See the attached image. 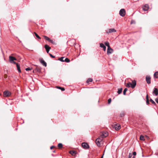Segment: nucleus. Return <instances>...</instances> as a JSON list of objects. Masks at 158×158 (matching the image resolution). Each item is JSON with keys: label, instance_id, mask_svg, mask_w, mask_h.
<instances>
[{"label": "nucleus", "instance_id": "obj_27", "mask_svg": "<svg viewBox=\"0 0 158 158\" xmlns=\"http://www.w3.org/2000/svg\"><path fill=\"white\" fill-rule=\"evenodd\" d=\"M69 153L72 155L75 154V151H71L69 152Z\"/></svg>", "mask_w": 158, "mask_h": 158}, {"label": "nucleus", "instance_id": "obj_34", "mask_svg": "<svg viewBox=\"0 0 158 158\" xmlns=\"http://www.w3.org/2000/svg\"><path fill=\"white\" fill-rule=\"evenodd\" d=\"M49 55L50 56H51V57L52 58H55V56H54L52 55L51 54V53H49Z\"/></svg>", "mask_w": 158, "mask_h": 158}, {"label": "nucleus", "instance_id": "obj_1", "mask_svg": "<svg viewBox=\"0 0 158 158\" xmlns=\"http://www.w3.org/2000/svg\"><path fill=\"white\" fill-rule=\"evenodd\" d=\"M136 81L135 80L132 81V83L130 82L127 83L126 85V86L127 87H131L132 88H134L136 85Z\"/></svg>", "mask_w": 158, "mask_h": 158}, {"label": "nucleus", "instance_id": "obj_36", "mask_svg": "<svg viewBox=\"0 0 158 158\" xmlns=\"http://www.w3.org/2000/svg\"><path fill=\"white\" fill-rule=\"evenodd\" d=\"M124 116V114L123 113H121L120 114V116L121 117H123Z\"/></svg>", "mask_w": 158, "mask_h": 158}, {"label": "nucleus", "instance_id": "obj_22", "mask_svg": "<svg viewBox=\"0 0 158 158\" xmlns=\"http://www.w3.org/2000/svg\"><path fill=\"white\" fill-rule=\"evenodd\" d=\"M57 88L58 89H61V90L63 91L65 90V89L64 88H62L60 86H57Z\"/></svg>", "mask_w": 158, "mask_h": 158}, {"label": "nucleus", "instance_id": "obj_19", "mask_svg": "<svg viewBox=\"0 0 158 158\" xmlns=\"http://www.w3.org/2000/svg\"><path fill=\"white\" fill-rule=\"evenodd\" d=\"M122 88H119L118 89V91L117 92L118 94H120L122 93Z\"/></svg>", "mask_w": 158, "mask_h": 158}, {"label": "nucleus", "instance_id": "obj_41", "mask_svg": "<svg viewBox=\"0 0 158 158\" xmlns=\"http://www.w3.org/2000/svg\"><path fill=\"white\" fill-rule=\"evenodd\" d=\"M155 101H156V102L157 103H158V99L157 98H156V99H155Z\"/></svg>", "mask_w": 158, "mask_h": 158}, {"label": "nucleus", "instance_id": "obj_28", "mask_svg": "<svg viewBox=\"0 0 158 158\" xmlns=\"http://www.w3.org/2000/svg\"><path fill=\"white\" fill-rule=\"evenodd\" d=\"M127 88H126L124 89V90H123V95H126V92L127 91Z\"/></svg>", "mask_w": 158, "mask_h": 158}, {"label": "nucleus", "instance_id": "obj_38", "mask_svg": "<svg viewBox=\"0 0 158 158\" xmlns=\"http://www.w3.org/2000/svg\"><path fill=\"white\" fill-rule=\"evenodd\" d=\"M146 100H149V99H148V94H147L146 95Z\"/></svg>", "mask_w": 158, "mask_h": 158}, {"label": "nucleus", "instance_id": "obj_24", "mask_svg": "<svg viewBox=\"0 0 158 158\" xmlns=\"http://www.w3.org/2000/svg\"><path fill=\"white\" fill-rule=\"evenodd\" d=\"M93 81V79L92 78H88L87 81V82L88 83L89 82H91Z\"/></svg>", "mask_w": 158, "mask_h": 158}, {"label": "nucleus", "instance_id": "obj_18", "mask_svg": "<svg viewBox=\"0 0 158 158\" xmlns=\"http://www.w3.org/2000/svg\"><path fill=\"white\" fill-rule=\"evenodd\" d=\"M154 76L156 78H158V72H156L154 74Z\"/></svg>", "mask_w": 158, "mask_h": 158}, {"label": "nucleus", "instance_id": "obj_35", "mask_svg": "<svg viewBox=\"0 0 158 158\" xmlns=\"http://www.w3.org/2000/svg\"><path fill=\"white\" fill-rule=\"evenodd\" d=\"M146 102L147 104L148 105L149 103V100H147Z\"/></svg>", "mask_w": 158, "mask_h": 158}, {"label": "nucleus", "instance_id": "obj_8", "mask_svg": "<svg viewBox=\"0 0 158 158\" xmlns=\"http://www.w3.org/2000/svg\"><path fill=\"white\" fill-rule=\"evenodd\" d=\"M4 96V97H7L10 96L11 93L8 91H5L3 93Z\"/></svg>", "mask_w": 158, "mask_h": 158}, {"label": "nucleus", "instance_id": "obj_20", "mask_svg": "<svg viewBox=\"0 0 158 158\" xmlns=\"http://www.w3.org/2000/svg\"><path fill=\"white\" fill-rule=\"evenodd\" d=\"M34 34L35 35V36L39 39H40L41 38L35 32H34Z\"/></svg>", "mask_w": 158, "mask_h": 158}, {"label": "nucleus", "instance_id": "obj_3", "mask_svg": "<svg viewBox=\"0 0 158 158\" xmlns=\"http://www.w3.org/2000/svg\"><path fill=\"white\" fill-rule=\"evenodd\" d=\"M102 140V138H99L97 139L96 140V143L98 146L100 145V143Z\"/></svg>", "mask_w": 158, "mask_h": 158}, {"label": "nucleus", "instance_id": "obj_9", "mask_svg": "<svg viewBox=\"0 0 158 158\" xmlns=\"http://www.w3.org/2000/svg\"><path fill=\"white\" fill-rule=\"evenodd\" d=\"M113 52V50L110 47L108 48L107 50V54L108 55L111 54Z\"/></svg>", "mask_w": 158, "mask_h": 158}, {"label": "nucleus", "instance_id": "obj_7", "mask_svg": "<svg viewBox=\"0 0 158 158\" xmlns=\"http://www.w3.org/2000/svg\"><path fill=\"white\" fill-rule=\"evenodd\" d=\"M149 8V7L148 4H145L144 6L143 7V10L144 11H146L148 10Z\"/></svg>", "mask_w": 158, "mask_h": 158}, {"label": "nucleus", "instance_id": "obj_23", "mask_svg": "<svg viewBox=\"0 0 158 158\" xmlns=\"http://www.w3.org/2000/svg\"><path fill=\"white\" fill-rule=\"evenodd\" d=\"M140 139L142 140H144L145 139L144 136L142 135H141L140 137Z\"/></svg>", "mask_w": 158, "mask_h": 158}, {"label": "nucleus", "instance_id": "obj_2", "mask_svg": "<svg viewBox=\"0 0 158 158\" xmlns=\"http://www.w3.org/2000/svg\"><path fill=\"white\" fill-rule=\"evenodd\" d=\"M9 61L11 63H14V64H16V63L14 61V60H16V59L15 57L10 56L9 57Z\"/></svg>", "mask_w": 158, "mask_h": 158}, {"label": "nucleus", "instance_id": "obj_13", "mask_svg": "<svg viewBox=\"0 0 158 158\" xmlns=\"http://www.w3.org/2000/svg\"><path fill=\"white\" fill-rule=\"evenodd\" d=\"M114 127L116 130H118L120 129V126L119 125L114 124Z\"/></svg>", "mask_w": 158, "mask_h": 158}, {"label": "nucleus", "instance_id": "obj_39", "mask_svg": "<svg viewBox=\"0 0 158 158\" xmlns=\"http://www.w3.org/2000/svg\"><path fill=\"white\" fill-rule=\"evenodd\" d=\"M49 41L51 43H53V40H51L50 39V40H49Z\"/></svg>", "mask_w": 158, "mask_h": 158}, {"label": "nucleus", "instance_id": "obj_14", "mask_svg": "<svg viewBox=\"0 0 158 158\" xmlns=\"http://www.w3.org/2000/svg\"><path fill=\"white\" fill-rule=\"evenodd\" d=\"M45 48L47 52L48 53L49 50L51 49V48L49 47L48 45L46 44L45 45Z\"/></svg>", "mask_w": 158, "mask_h": 158}, {"label": "nucleus", "instance_id": "obj_10", "mask_svg": "<svg viewBox=\"0 0 158 158\" xmlns=\"http://www.w3.org/2000/svg\"><path fill=\"white\" fill-rule=\"evenodd\" d=\"M39 60L41 63L44 66L46 67L47 66V63L44 60L42 59H40Z\"/></svg>", "mask_w": 158, "mask_h": 158}, {"label": "nucleus", "instance_id": "obj_6", "mask_svg": "<svg viewBox=\"0 0 158 158\" xmlns=\"http://www.w3.org/2000/svg\"><path fill=\"white\" fill-rule=\"evenodd\" d=\"M152 94L153 95L157 96L158 94V89L156 88H154L152 92Z\"/></svg>", "mask_w": 158, "mask_h": 158}, {"label": "nucleus", "instance_id": "obj_16", "mask_svg": "<svg viewBox=\"0 0 158 158\" xmlns=\"http://www.w3.org/2000/svg\"><path fill=\"white\" fill-rule=\"evenodd\" d=\"M108 135V134L106 132L103 133L101 135V136L102 138H103L106 137Z\"/></svg>", "mask_w": 158, "mask_h": 158}, {"label": "nucleus", "instance_id": "obj_25", "mask_svg": "<svg viewBox=\"0 0 158 158\" xmlns=\"http://www.w3.org/2000/svg\"><path fill=\"white\" fill-rule=\"evenodd\" d=\"M64 62L65 61L67 63H69L70 61V60L68 58H66L65 59V60H64Z\"/></svg>", "mask_w": 158, "mask_h": 158}, {"label": "nucleus", "instance_id": "obj_11", "mask_svg": "<svg viewBox=\"0 0 158 158\" xmlns=\"http://www.w3.org/2000/svg\"><path fill=\"white\" fill-rule=\"evenodd\" d=\"M116 31L114 28L109 29L108 31H107L106 33H111L113 32H115Z\"/></svg>", "mask_w": 158, "mask_h": 158}, {"label": "nucleus", "instance_id": "obj_31", "mask_svg": "<svg viewBox=\"0 0 158 158\" xmlns=\"http://www.w3.org/2000/svg\"><path fill=\"white\" fill-rule=\"evenodd\" d=\"M150 101L153 104L155 105L156 103L155 102L152 100V99H150Z\"/></svg>", "mask_w": 158, "mask_h": 158}, {"label": "nucleus", "instance_id": "obj_40", "mask_svg": "<svg viewBox=\"0 0 158 158\" xmlns=\"http://www.w3.org/2000/svg\"><path fill=\"white\" fill-rule=\"evenodd\" d=\"M132 155H131V153H130L129 155V158H131Z\"/></svg>", "mask_w": 158, "mask_h": 158}, {"label": "nucleus", "instance_id": "obj_5", "mask_svg": "<svg viewBox=\"0 0 158 158\" xmlns=\"http://www.w3.org/2000/svg\"><path fill=\"white\" fill-rule=\"evenodd\" d=\"M125 10L124 9H121L119 11V14L122 16H124L125 15Z\"/></svg>", "mask_w": 158, "mask_h": 158}, {"label": "nucleus", "instance_id": "obj_26", "mask_svg": "<svg viewBox=\"0 0 158 158\" xmlns=\"http://www.w3.org/2000/svg\"><path fill=\"white\" fill-rule=\"evenodd\" d=\"M105 44L108 47V48L110 47L109 43L108 42H105Z\"/></svg>", "mask_w": 158, "mask_h": 158}, {"label": "nucleus", "instance_id": "obj_17", "mask_svg": "<svg viewBox=\"0 0 158 158\" xmlns=\"http://www.w3.org/2000/svg\"><path fill=\"white\" fill-rule=\"evenodd\" d=\"M16 66L18 72L19 73L21 72V70L20 69V67L19 65L18 64H16Z\"/></svg>", "mask_w": 158, "mask_h": 158}, {"label": "nucleus", "instance_id": "obj_15", "mask_svg": "<svg viewBox=\"0 0 158 158\" xmlns=\"http://www.w3.org/2000/svg\"><path fill=\"white\" fill-rule=\"evenodd\" d=\"M100 46L101 48H103V50L105 51L106 50V47L104 45L103 43H100Z\"/></svg>", "mask_w": 158, "mask_h": 158}, {"label": "nucleus", "instance_id": "obj_43", "mask_svg": "<svg viewBox=\"0 0 158 158\" xmlns=\"http://www.w3.org/2000/svg\"><path fill=\"white\" fill-rule=\"evenodd\" d=\"M104 155V154H103L102 156L101 157V158H103V156Z\"/></svg>", "mask_w": 158, "mask_h": 158}, {"label": "nucleus", "instance_id": "obj_29", "mask_svg": "<svg viewBox=\"0 0 158 158\" xmlns=\"http://www.w3.org/2000/svg\"><path fill=\"white\" fill-rule=\"evenodd\" d=\"M44 38L47 40L49 41V40H50V38H49L48 37L44 35Z\"/></svg>", "mask_w": 158, "mask_h": 158}, {"label": "nucleus", "instance_id": "obj_4", "mask_svg": "<svg viewBox=\"0 0 158 158\" xmlns=\"http://www.w3.org/2000/svg\"><path fill=\"white\" fill-rule=\"evenodd\" d=\"M81 146L84 149H88L89 148V146L88 144L86 143H82L81 144Z\"/></svg>", "mask_w": 158, "mask_h": 158}, {"label": "nucleus", "instance_id": "obj_42", "mask_svg": "<svg viewBox=\"0 0 158 158\" xmlns=\"http://www.w3.org/2000/svg\"><path fill=\"white\" fill-rule=\"evenodd\" d=\"M54 147V146H52L51 147H50V149H52V148H53Z\"/></svg>", "mask_w": 158, "mask_h": 158}, {"label": "nucleus", "instance_id": "obj_12", "mask_svg": "<svg viewBox=\"0 0 158 158\" xmlns=\"http://www.w3.org/2000/svg\"><path fill=\"white\" fill-rule=\"evenodd\" d=\"M151 77L149 76H147L146 77V81L148 84H149L151 83L150 82Z\"/></svg>", "mask_w": 158, "mask_h": 158}, {"label": "nucleus", "instance_id": "obj_21", "mask_svg": "<svg viewBox=\"0 0 158 158\" xmlns=\"http://www.w3.org/2000/svg\"><path fill=\"white\" fill-rule=\"evenodd\" d=\"M64 58V57H61L58 59V60H60L61 62H64L63 59Z\"/></svg>", "mask_w": 158, "mask_h": 158}, {"label": "nucleus", "instance_id": "obj_32", "mask_svg": "<svg viewBox=\"0 0 158 158\" xmlns=\"http://www.w3.org/2000/svg\"><path fill=\"white\" fill-rule=\"evenodd\" d=\"M111 101V98H109L108 100V103L109 104L110 103Z\"/></svg>", "mask_w": 158, "mask_h": 158}, {"label": "nucleus", "instance_id": "obj_37", "mask_svg": "<svg viewBox=\"0 0 158 158\" xmlns=\"http://www.w3.org/2000/svg\"><path fill=\"white\" fill-rule=\"evenodd\" d=\"M136 153L135 152H133V154L134 156H135L136 155Z\"/></svg>", "mask_w": 158, "mask_h": 158}, {"label": "nucleus", "instance_id": "obj_33", "mask_svg": "<svg viewBox=\"0 0 158 158\" xmlns=\"http://www.w3.org/2000/svg\"><path fill=\"white\" fill-rule=\"evenodd\" d=\"M32 69L31 68H30L29 67L25 69L26 70V71H28V70H31Z\"/></svg>", "mask_w": 158, "mask_h": 158}, {"label": "nucleus", "instance_id": "obj_30", "mask_svg": "<svg viewBox=\"0 0 158 158\" xmlns=\"http://www.w3.org/2000/svg\"><path fill=\"white\" fill-rule=\"evenodd\" d=\"M58 146L60 148H62L63 146L62 144L61 143H59L58 144Z\"/></svg>", "mask_w": 158, "mask_h": 158}]
</instances>
